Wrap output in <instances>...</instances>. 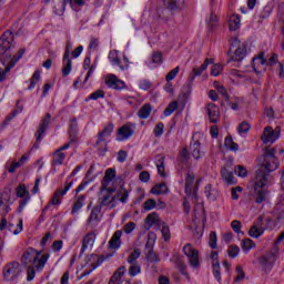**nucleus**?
Returning a JSON list of instances; mask_svg holds the SVG:
<instances>
[{
  "mask_svg": "<svg viewBox=\"0 0 284 284\" xmlns=\"http://www.w3.org/2000/svg\"><path fill=\"white\" fill-rule=\"evenodd\" d=\"M41 256L34 248H28L22 255V263L23 265H29L27 270V281H34L37 276V272L34 270L41 271L45 267L48 263V258H50L49 254H44Z\"/></svg>",
  "mask_w": 284,
  "mask_h": 284,
  "instance_id": "nucleus-1",
  "label": "nucleus"
},
{
  "mask_svg": "<svg viewBox=\"0 0 284 284\" xmlns=\"http://www.w3.org/2000/svg\"><path fill=\"white\" fill-rule=\"evenodd\" d=\"M272 178L270 176V172L264 171L263 169H258L255 172V181H254V193L253 196L255 199V203H263L267 201V185Z\"/></svg>",
  "mask_w": 284,
  "mask_h": 284,
  "instance_id": "nucleus-2",
  "label": "nucleus"
},
{
  "mask_svg": "<svg viewBox=\"0 0 284 284\" xmlns=\"http://www.w3.org/2000/svg\"><path fill=\"white\" fill-rule=\"evenodd\" d=\"M260 170L265 172H274L278 170V160H276V151L274 149L266 148L263 155L260 158Z\"/></svg>",
  "mask_w": 284,
  "mask_h": 284,
  "instance_id": "nucleus-3",
  "label": "nucleus"
},
{
  "mask_svg": "<svg viewBox=\"0 0 284 284\" xmlns=\"http://www.w3.org/2000/svg\"><path fill=\"white\" fill-rule=\"evenodd\" d=\"M101 192H102V196L99 199L100 205H102L103 207H106V210H113V207H116V196H114L116 189L102 187Z\"/></svg>",
  "mask_w": 284,
  "mask_h": 284,
  "instance_id": "nucleus-4",
  "label": "nucleus"
},
{
  "mask_svg": "<svg viewBox=\"0 0 284 284\" xmlns=\"http://www.w3.org/2000/svg\"><path fill=\"white\" fill-rule=\"evenodd\" d=\"M183 254L189 261V265L193 270H199L201 267V256L199 255V250L194 248L192 244H185L183 246Z\"/></svg>",
  "mask_w": 284,
  "mask_h": 284,
  "instance_id": "nucleus-5",
  "label": "nucleus"
},
{
  "mask_svg": "<svg viewBox=\"0 0 284 284\" xmlns=\"http://www.w3.org/2000/svg\"><path fill=\"white\" fill-rule=\"evenodd\" d=\"M202 143H205V135L201 132H195L192 136V142L190 145V153L192 154L193 159H195V160L201 159Z\"/></svg>",
  "mask_w": 284,
  "mask_h": 284,
  "instance_id": "nucleus-6",
  "label": "nucleus"
},
{
  "mask_svg": "<svg viewBox=\"0 0 284 284\" xmlns=\"http://www.w3.org/2000/svg\"><path fill=\"white\" fill-rule=\"evenodd\" d=\"M19 274H21V264L19 262L9 263L3 270L4 281H14V278L19 277Z\"/></svg>",
  "mask_w": 284,
  "mask_h": 284,
  "instance_id": "nucleus-7",
  "label": "nucleus"
},
{
  "mask_svg": "<svg viewBox=\"0 0 284 284\" xmlns=\"http://www.w3.org/2000/svg\"><path fill=\"white\" fill-rule=\"evenodd\" d=\"M16 194L18 196V199H22L20 201L19 207H18V212L19 214H21V212H23V209L28 205V203L30 202V192L28 191V189L26 187V184H20L17 189H16Z\"/></svg>",
  "mask_w": 284,
  "mask_h": 284,
  "instance_id": "nucleus-8",
  "label": "nucleus"
},
{
  "mask_svg": "<svg viewBox=\"0 0 284 284\" xmlns=\"http://www.w3.org/2000/svg\"><path fill=\"white\" fill-rule=\"evenodd\" d=\"M134 130H136V124L132 122L123 124L118 129L116 141H128L134 134Z\"/></svg>",
  "mask_w": 284,
  "mask_h": 284,
  "instance_id": "nucleus-9",
  "label": "nucleus"
},
{
  "mask_svg": "<svg viewBox=\"0 0 284 284\" xmlns=\"http://www.w3.org/2000/svg\"><path fill=\"white\" fill-rule=\"evenodd\" d=\"M104 83L111 90H125L128 88V85H125V82L119 79L114 73L106 74L104 78Z\"/></svg>",
  "mask_w": 284,
  "mask_h": 284,
  "instance_id": "nucleus-10",
  "label": "nucleus"
},
{
  "mask_svg": "<svg viewBox=\"0 0 284 284\" xmlns=\"http://www.w3.org/2000/svg\"><path fill=\"white\" fill-rule=\"evenodd\" d=\"M281 136V129L276 128L275 130L272 126H266L262 134V141L265 145H272Z\"/></svg>",
  "mask_w": 284,
  "mask_h": 284,
  "instance_id": "nucleus-11",
  "label": "nucleus"
},
{
  "mask_svg": "<svg viewBox=\"0 0 284 284\" xmlns=\"http://www.w3.org/2000/svg\"><path fill=\"white\" fill-rule=\"evenodd\" d=\"M232 48H236L234 54L232 55L233 61H242L247 54V47L245 43H241L239 39H234L232 42Z\"/></svg>",
  "mask_w": 284,
  "mask_h": 284,
  "instance_id": "nucleus-12",
  "label": "nucleus"
},
{
  "mask_svg": "<svg viewBox=\"0 0 284 284\" xmlns=\"http://www.w3.org/2000/svg\"><path fill=\"white\" fill-rule=\"evenodd\" d=\"M23 54H26V49H20L18 51V55L13 57L10 60V62L4 68V70L0 69V83H3V81H6V74H8V72H10V70H12V68H14V65H17L19 59H21L23 57Z\"/></svg>",
  "mask_w": 284,
  "mask_h": 284,
  "instance_id": "nucleus-13",
  "label": "nucleus"
},
{
  "mask_svg": "<svg viewBox=\"0 0 284 284\" xmlns=\"http://www.w3.org/2000/svg\"><path fill=\"white\" fill-rule=\"evenodd\" d=\"M12 41H14V36L12 32L7 31L0 38V55L6 54L10 48H12Z\"/></svg>",
  "mask_w": 284,
  "mask_h": 284,
  "instance_id": "nucleus-14",
  "label": "nucleus"
},
{
  "mask_svg": "<svg viewBox=\"0 0 284 284\" xmlns=\"http://www.w3.org/2000/svg\"><path fill=\"white\" fill-rule=\"evenodd\" d=\"M109 61L112 65H119L120 70L125 71L130 68V61L128 58H124V64H121V59L119 58V51L111 50L109 52Z\"/></svg>",
  "mask_w": 284,
  "mask_h": 284,
  "instance_id": "nucleus-15",
  "label": "nucleus"
},
{
  "mask_svg": "<svg viewBox=\"0 0 284 284\" xmlns=\"http://www.w3.org/2000/svg\"><path fill=\"white\" fill-rule=\"evenodd\" d=\"M51 119H52V115H50V113H47L44 115V118L42 119V121L36 132V139H37L38 143H41V141L43 140V136L45 135V130H48Z\"/></svg>",
  "mask_w": 284,
  "mask_h": 284,
  "instance_id": "nucleus-16",
  "label": "nucleus"
},
{
  "mask_svg": "<svg viewBox=\"0 0 284 284\" xmlns=\"http://www.w3.org/2000/svg\"><path fill=\"white\" fill-rule=\"evenodd\" d=\"M267 68L265 52H261L257 57L253 58V69L256 74H263Z\"/></svg>",
  "mask_w": 284,
  "mask_h": 284,
  "instance_id": "nucleus-17",
  "label": "nucleus"
},
{
  "mask_svg": "<svg viewBox=\"0 0 284 284\" xmlns=\"http://www.w3.org/2000/svg\"><path fill=\"white\" fill-rule=\"evenodd\" d=\"M72 181L65 184L64 190H57L52 197H51V205H61V201L65 194L70 191V187H72Z\"/></svg>",
  "mask_w": 284,
  "mask_h": 284,
  "instance_id": "nucleus-18",
  "label": "nucleus"
},
{
  "mask_svg": "<svg viewBox=\"0 0 284 284\" xmlns=\"http://www.w3.org/2000/svg\"><path fill=\"white\" fill-rule=\"evenodd\" d=\"M101 219H103V215L101 214V206H95L92 209L87 223L88 225H91V227H97L101 222Z\"/></svg>",
  "mask_w": 284,
  "mask_h": 284,
  "instance_id": "nucleus-19",
  "label": "nucleus"
},
{
  "mask_svg": "<svg viewBox=\"0 0 284 284\" xmlns=\"http://www.w3.org/2000/svg\"><path fill=\"white\" fill-rule=\"evenodd\" d=\"M211 261L213 265V276H215L217 283H221V263L219 262V253L216 251L211 253Z\"/></svg>",
  "mask_w": 284,
  "mask_h": 284,
  "instance_id": "nucleus-20",
  "label": "nucleus"
},
{
  "mask_svg": "<svg viewBox=\"0 0 284 284\" xmlns=\"http://www.w3.org/2000/svg\"><path fill=\"white\" fill-rule=\"evenodd\" d=\"M206 112L211 123H219L221 119V112L219 111V106H216V104L209 103L206 106Z\"/></svg>",
  "mask_w": 284,
  "mask_h": 284,
  "instance_id": "nucleus-21",
  "label": "nucleus"
},
{
  "mask_svg": "<svg viewBox=\"0 0 284 284\" xmlns=\"http://www.w3.org/2000/svg\"><path fill=\"white\" fill-rule=\"evenodd\" d=\"M125 266H120L109 280V284H123V276H125Z\"/></svg>",
  "mask_w": 284,
  "mask_h": 284,
  "instance_id": "nucleus-22",
  "label": "nucleus"
},
{
  "mask_svg": "<svg viewBox=\"0 0 284 284\" xmlns=\"http://www.w3.org/2000/svg\"><path fill=\"white\" fill-rule=\"evenodd\" d=\"M116 176V171L114 169H108L104 174V179L102 181V187L103 190H108V187H112V182L114 181Z\"/></svg>",
  "mask_w": 284,
  "mask_h": 284,
  "instance_id": "nucleus-23",
  "label": "nucleus"
},
{
  "mask_svg": "<svg viewBox=\"0 0 284 284\" xmlns=\"http://www.w3.org/2000/svg\"><path fill=\"white\" fill-rule=\"evenodd\" d=\"M123 236V231L118 230L113 233L111 240L109 241V247L111 250H119L121 247V237Z\"/></svg>",
  "mask_w": 284,
  "mask_h": 284,
  "instance_id": "nucleus-24",
  "label": "nucleus"
},
{
  "mask_svg": "<svg viewBox=\"0 0 284 284\" xmlns=\"http://www.w3.org/2000/svg\"><path fill=\"white\" fill-rule=\"evenodd\" d=\"M114 132V124L109 123L104 129L98 134V141L95 145H99L100 143H105V136H110Z\"/></svg>",
  "mask_w": 284,
  "mask_h": 284,
  "instance_id": "nucleus-25",
  "label": "nucleus"
},
{
  "mask_svg": "<svg viewBox=\"0 0 284 284\" xmlns=\"http://www.w3.org/2000/svg\"><path fill=\"white\" fill-rule=\"evenodd\" d=\"M72 72V60L70 59V50L64 51L63 55V68H62V74L64 77H68Z\"/></svg>",
  "mask_w": 284,
  "mask_h": 284,
  "instance_id": "nucleus-26",
  "label": "nucleus"
},
{
  "mask_svg": "<svg viewBox=\"0 0 284 284\" xmlns=\"http://www.w3.org/2000/svg\"><path fill=\"white\" fill-rule=\"evenodd\" d=\"M281 205H284V194L280 197V203L274 209V216L278 223H284V209H281Z\"/></svg>",
  "mask_w": 284,
  "mask_h": 284,
  "instance_id": "nucleus-27",
  "label": "nucleus"
},
{
  "mask_svg": "<svg viewBox=\"0 0 284 284\" xmlns=\"http://www.w3.org/2000/svg\"><path fill=\"white\" fill-rule=\"evenodd\" d=\"M78 133H79V123L77 122V119H72L69 128L70 143H74V141H77Z\"/></svg>",
  "mask_w": 284,
  "mask_h": 284,
  "instance_id": "nucleus-28",
  "label": "nucleus"
},
{
  "mask_svg": "<svg viewBox=\"0 0 284 284\" xmlns=\"http://www.w3.org/2000/svg\"><path fill=\"white\" fill-rule=\"evenodd\" d=\"M164 6H166L169 10H183L185 0H164Z\"/></svg>",
  "mask_w": 284,
  "mask_h": 284,
  "instance_id": "nucleus-29",
  "label": "nucleus"
},
{
  "mask_svg": "<svg viewBox=\"0 0 284 284\" xmlns=\"http://www.w3.org/2000/svg\"><path fill=\"white\" fill-rule=\"evenodd\" d=\"M222 179L226 185H234L236 183V179L234 178V173L227 170L226 168L222 169L221 171Z\"/></svg>",
  "mask_w": 284,
  "mask_h": 284,
  "instance_id": "nucleus-30",
  "label": "nucleus"
},
{
  "mask_svg": "<svg viewBox=\"0 0 284 284\" xmlns=\"http://www.w3.org/2000/svg\"><path fill=\"white\" fill-rule=\"evenodd\" d=\"M95 239H97V234L94 233L87 234L82 241V252H85L88 247H92V245H94Z\"/></svg>",
  "mask_w": 284,
  "mask_h": 284,
  "instance_id": "nucleus-31",
  "label": "nucleus"
},
{
  "mask_svg": "<svg viewBox=\"0 0 284 284\" xmlns=\"http://www.w3.org/2000/svg\"><path fill=\"white\" fill-rule=\"evenodd\" d=\"M229 28L231 31H236L241 28V18L236 14H232L229 19Z\"/></svg>",
  "mask_w": 284,
  "mask_h": 284,
  "instance_id": "nucleus-32",
  "label": "nucleus"
},
{
  "mask_svg": "<svg viewBox=\"0 0 284 284\" xmlns=\"http://www.w3.org/2000/svg\"><path fill=\"white\" fill-rule=\"evenodd\" d=\"M152 114V105L150 103H145L138 111V116L140 119H148Z\"/></svg>",
  "mask_w": 284,
  "mask_h": 284,
  "instance_id": "nucleus-33",
  "label": "nucleus"
},
{
  "mask_svg": "<svg viewBox=\"0 0 284 284\" xmlns=\"http://www.w3.org/2000/svg\"><path fill=\"white\" fill-rule=\"evenodd\" d=\"M113 196H115L116 199V204L119 203V201L121 203H128V196H130V193H128V190L121 187L116 191L115 194H113Z\"/></svg>",
  "mask_w": 284,
  "mask_h": 284,
  "instance_id": "nucleus-34",
  "label": "nucleus"
},
{
  "mask_svg": "<svg viewBox=\"0 0 284 284\" xmlns=\"http://www.w3.org/2000/svg\"><path fill=\"white\" fill-rule=\"evenodd\" d=\"M196 175L194 173H187L185 178V192L186 194H192V185H194V181Z\"/></svg>",
  "mask_w": 284,
  "mask_h": 284,
  "instance_id": "nucleus-35",
  "label": "nucleus"
},
{
  "mask_svg": "<svg viewBox=\"0 0 284 284\" xmlns=\"http://www.w3.org/2000/svg\"><path fill=\"white\" fill-rule=\"evenodd\" d=\"M204 193L206 194L209 201H216V199H219V191L212 189V184H207L205 186Z\"/></svg>",
  "mask_w": 284,
  "mask_h": 284,
  "instance_id": "nucleus-36",
  "label": "nucleus"
},
{
  "mask_svg": "<svg viewBox=\"0 0 284 284\" xmlns=\"http://www.w3.org/2000/svg\"><path fill=\"white\" fill-rule=\"evenodd\" d=\"M145 247L148 250V254H146L148 261H150V263H160L161 258H159V255L154 253V250L152 248V246H150V243H146Z\"/></svg>",
  "mask_w": 284,
  "mask_h": 284,
  "instance_id": "nucleus-37",
  "label": "nucleus"
},
{
  "mask_svg": "<svg viewBox=\"0 0 284 284\" xmlns=\"http://www.w3.org/2000/svg\"><path fill=\"white\" fill-rule=\"evenodd\" d=\"M203 70L201 67H195L193 68V73H191L189 75V79H187V85L189 88H192V84L194 83V79H196V77H201L203 74Z\"/></svg>",
  "mask_w": 284,
  "mask_h": 284,
  "instance_id": "nucleus-38",
  "label": "nucleus"
},
{
  "mask_svg": "<svg viewBox=\"0 0 284 284\" xmlns=\"http://www.w3.org/2000/svg\"><path fill=\"white\" fill-rule=\"evenodd\" d=\"M224 145L227 148V150H231V152H239V144L234 142L232 139V135H227L224 140Z\"/></svg>",
  "mask_w": 284,
  "mask_h": 284,
  "instance_id": "nucleus-39",
  "label": "nucleus"
},
{
  "mask_svg": "<svg viewBox=\"0 0 284 284\" xmlns=\"http://www.w3.org/2000/svg\"><path fill=\"white\" fill-rule=\"evenodd\" d=\"M65 161V153L59 149L53 153V165H63Z\"/></svg>",
  "mask_w": 284,
  "mask_h": 284,
  "instance_id": "nucleus-40",
  "label": "nucleus"
},
{
  "mask_svg": "<svg viewBox=\"0 0 284 284\" xmlns=\"http://www.w3.org/2000/svg\"><path fill=\"white\" fill-rule=\"evenodd\" d=\"M151 194H155V195L168 194V185H165V183L154 185L151 189Z\"/></svg>",
  "mask_w": 284,
  "mask_h": 284,
  "instance_id": "nucleus-41",
  "label": "nucleus"
},
{
  "mask_svg": "<svg viewBox=\"0 0 284 284\" xmlns=\"http://www.w3.org/2000/svg\"><path fill=\"white\" fill-rule=\"evenodd\" d=\"M146 223L152 227V225H161L163 222H161V217H159V214L151 213L146 216Z\"/></svg>",
  "mask_w": 284,
  "mask_h": 284,
  "instance_id": "nucleus-42",
  "label": "nucleus"
},
{
  "mask_svg": "<svg viewBox=\"0 0 284 284\" xmlns=\"http://www.w3.org/2000/svg\"><path fill=\"white\" fill-rule=\"evenodd\" d=\"M175 265L178 270H180L181 274L186 276V278H190V274L185 272V270H187V265H185V262H183V260L176 257Z\"/></svg>",
  "mask_w": 284,
  "mask_h": 284,
  "instance_id": "nucleus-43",
  "label": "nucleus"
},
{
  "mask_svg": "<svg viewBox=\"0 0 284 284\" xmlns=\"http://www.w3.org/2000/svg\"><path fill=\"white\" fill-rule=\"evenodd\" d=\"M265 232V229H258L257 226H252L248 231V235L252 237V239H258L260 236H263Z\"/></svg>",
  "mask_w": 284,
  "mask_h": 284,
  "instance_id": "nucleus-44",
  "label": "nucleus"
},
{
  "mask_svg": "<svg viewBox=\"0 0 284 284\" xmlns=\"http://www.w3.org/2000/svg\"><path fill=\"white\" fill-rule=\"evenodd\" d=\"M140 257H141V250L140 248H135L128 256L126 263H129V264L136 263L138 258H140Z\"/></svg>",
  "mask_w": 284,
  "mask_h": 284,
  "instance_id": "nucleus-45",
  "label": "nucleus"
},
{
  "mask_svg": "<svg viewBox=\"0 0 284 284\" xmlns=\"http://www.w3.org/2000/svg\"><path fill=\"white\" fill-rule=\"evenodd\" d=\"M84 201H85V196L81 195L80 197H78V200L75 201V203L72 206L71 214H77L79 212V210H81V207H83Z\"/></svg>",
  "mask_w": 284,
  "mask_h": 284,
  "instance_id": "nucleus-46",
  "label": "nucleus"
},
{
  "mask_svg": "<svg viewBox=\"0 0 284 284\" xmlns=\"http://www.w3.org/2000/svg\"><path fill=\"white\" fill-rule=\"evenodd\" d=\"M223 69H224L223 64L213 62V65L211 68V77L221 75L223 72Z\"/></svg>",
  "mask_w": 284,
  "mask_h": 284,
  "instance_id": "nucleus-47",
  "label": "nucleus"
},
{
  "mask_svg": "<svg viewBox=\"0 0 284 284\" xmlns=\"http://www.w3.org/2000/svg\"><path fill=\"white\" fill-rule=\"evenodd\" d=\"M129 275L130 276H138V274H141V265L139 263H132L129 264Z\"/></svg>",
  "mask_w": 284,
  "mask_h": 284,
  "instance_id": "nucleus-48",
  "label": "nucleus"
},
{
  "mask_svg": "<svg viewBox=\"0 0 284 284\" xmlns=\"http://www.w3.org/2000/svg\"><path fill=\"white\" fill-rule=\"evenodd\" d=\"M254 247H256L254 241H252L251 239L243 240L242 250H244V252H250V250H254Z\"/></svg>",
  "mask_w": 284,
  "mask_h": 284,
  "instance_id": "nucleus-49",
  "label": "nucleus"
},
{
  "mask_svg": "<svg viewBox=\"0 0 284 284\" xmlns=\"http://www.w3.org/2000/svg\"><path fill=\"white\" fill-rule=\"evenodd\" d=\"M151 62L155 63V65H161V63H163V52L161 51L153 52Z\"/></svg>",
  "mask_w": 284,
  "mask_h": 284,
  "instance_id": "nucleus-50",
  "label": "nucleus"
},
{
  "mask_svg": "<svg viewBox=\"0 0 284 284\" xmlns=\"http://www.w3.org/2000/svg\"><path fill=\"white\" fill-rule=\"evenodd\" d=\"M54 12L55 14H63L65 12V0H58L54 6Z\"/></svg>",
  "mask_w": 284,
  "mask_h": 284,
  "instance_id": "nucleus-51",
  "label": "nucleus"
},
{
  "mask_svg": "<svg viewBox=\"0 0 284 284\" xmlns=\"http://www.w3.org/2000/svg\"><path fill=\"white\" fill-rule=\"evenodd\" d=\"M176 108H179V102L176 101L171 102L164 110V116H170L171 114H173Z\"/></svg>",
  "mask_w": 284,
  "mask_h": 284,
  "instance_id": "nucleus-52",
  "label": "nucleus"
},
{
  "mask_svg": "<svg viewBox=\"0 0 284 284\" xmlns=\"http://www.w3.org/2000/svg\"><path fill=\"white\" fill-rule=\"evenodd\" d=\"M179 72H181V67H175L173 70H171L165 77L166 83H170V81H174V79H176V74H179Z\"/></svg>",
  "mask_w": 284,
  "mask_h": 284,
  "instance_id": "nucleus-53",
  "label": "nucleus"
},
{
  "mask_svg": "<svg viewBox=\"0 0 284 284\" xmlns=\"http://www.w3.org/2000/svg\"><path fill=\"white\" fill-rule=\"evenodd\" d=\"M41 79V72L40 71H34L32 78H31V82H30V85L28 87V90H32L38 81Z\"/></svg>",
  "mask_w": 284,
  "mask_h": 284,
  "instance_id": "nucleus-54",
  "label": "nucleus"
},
{
  "mask_svg": "<svg viewBox=\"0 0 284 284\" xmlns=\"http://www.w3.org/2000/svg\"><path fill=\"white\" fill-rule=\"evenodd\" d=\"M156 168H158V173L160 174V176H165V159L164 158H161L158 161Z\"/></svg>",
  "mask_w": 284,
  "mask_h": 284,
  "instance_id": "nucleus-55",
  "label": "nucleus"
},
{
  "mask_svg": "<svg viewBox=\"0 0 284 284\" xmlns=\"http://www.w3.org/2000/svg\"><path fill=\"white\" fill-rule=\"evenodd\" d=\"M252 126L250 125V123L247 122H242L239 126H237V132L239 134H247V132H250V129Z\"/></svg>",
  "mask_w": 284,
  "mask_h": 284,
  "instance_id": "nucleus-56",
  "label": "nucleus"
},
{
  "mask_svg": "<svg viewBox=\"0 0 284 284\" xmlns=\"http://www.w3.org/2000/svg\"><path fill=\"white\" fill-rule=\"evenodd\" d=\"M105 92L103 90H97L95 92L91 93L89 99L92 101H97L98 99H104Z\"/></svg>",
  "mask_w": 284,
  "mask_h": 284,
  "instance_id": "nucleus-57",
  "label": "nucleus"
},
{
  "mask_svg": "<svg viewBox=\"0 0 284 284\" xmlns=\"http://www.w3.org/2000/svg\"><path fill=\"white\" fill-rule=\"evenodd\" d=\"M235 174L242 179H245V176H247V169L243 165H237L235 168Z\"/></svg>",
  "mask_w": 284,
  "mask_h": 284,
  "instance_id": "nucleus-58",
  "label": "nucleus"
},
{
  "mask_svg": "<svg viewBox=\"0 0 284 284\" xmlns=\"http://www.w3.org/2000/svg\"><path fill=\"white\" fill-rule=\"evenodd\" d=\"M162 236L164 241H170V226L165 225V223L162 222V229H161Z\"/></svg>",
  "mask_w": 284,
  "mask_h": 284,
  "instance_id": "nucleus-59",
  "label": "nucleus"
},
{
  "mask_svg": "<svg viewBox=\"0 0 284 284\" xmlns=\"http://www.w3.org/2000/svg\"><path fill=\"white\" fill-rule=\"evenodd\" d=\"M240 252H241V248H239V246H236V245H231L229 247V256L231 258H236L239 256Z\"/></svg>",
  "mask_w": 284,
  "mask_h": 284,
  "instance_id": "nucleus-60",
  "label": "nucleus"
},
{
  "mask_svg": "<svg viewBox=\"0 0 284 284\" xmlns=\"http://www.w3.org/2000/svg\"><path fill=\"white\" fill-rule=\"evenodd\" d=\"M216 241H217L216 232H211L209 237V244H210V247H212V250H216Z\"/></svg>",
  "mask_w": 284,
  "mask_h": 284,
  "instance_id": "nucleus-61",
  "label": "nucleus"
},
{
  "mask_svg": "<svg viewBox=\"0 0 284 284\" xmlns=\"http://www.w3.org/2000/svg\"><path fill=\"white\" fill-rule=\"evenodd\" d=\"M156 207V202L152 199H149L144 202V210L150 212V210H154Z\"/></svg>",
  "mask_w": 284,
  "mask_h": 284,
  "instance_id": "nucleus-62",
  "label": "nucleus"
},
{
  "mask_svg": "<svg viewBox=\"0 0 284 284\" xmlns=\"http://www.w3.org/2000/svg\"><path fill=\"white\" fill-rule=\"evenodd\" d=\"M163 130H165V125L162 122L158 123L153 131L154 136H162Z\"/></svg>",
  "mask_w": 284,
  "mask_h": 284,
  "instance_id": "nucleus-63",
  "label": "nucleus"
},
{
  "mask_svg": "<svg viewBox=\"0 0 284 284\" xmlns=\"http://www.w3.org/2000/svg\"><path fill=\"white\" fill-rule=\"evenodd\" d=\"M217 23H219V16H214V13H211L210 19L207 20L209 28H215Z\"/></svg>",
  "mask_w": 284,
  "mask_h": 284,
  "instance_id": "nucleus-64",
  "label": "nucleus"
}]
</instances>
